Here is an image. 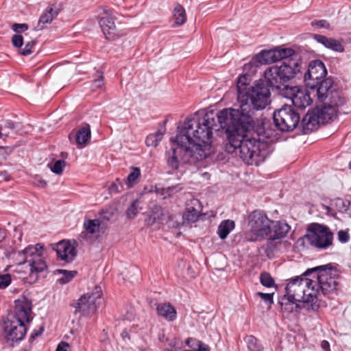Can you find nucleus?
I'll list each match as a JSON object with an SVG mask.
<instances>
[{
	"instance_id": "obj_1",
	"label": "nucleus",
	"mask_w": 351,
	"mask_h": 351,
	"mask_svg": "<svg viewBox=\"0 0 351 351\" xmlns=\"http://www.w3.org/2000/svg\"><path fill=\"white\" fill-rule=\"evenodd\" d=\"M218 130L215 114L188 117L178 126V134L171 150L167 152V165L178 170L186 163H195L210 156L215 151L213 131Z\"/></svg>"
},
{
	"instance_id": "obj_2",
	"label": "nucleus",
	"mask_w": 351,
	"mask_h": 351,
	"mask_svg": "<svg viewBox=\"0 0 351 351\" xmlns=\"http://www.w3.org/2000/svg\"><path fill=\"white\" fill-rule=\"evenodd\" d=\"M218 130L226 129L228 143L225 150L228 153L239 151L240 158L249 165H258L263 162L269 154L267 145L254 138H248L245 132L255 127V124L247 125L243 121L228 120L222 123L216 119Z\"/></svg>"
},
{
	"instance_id": "obj_3",
	"label": "nucleus",
	"mask_w": 351,
	"mask_h": 351,
	"mask_svg": "<svg viewBox=\"0 0 351 351\" xmlns=\"http://www.w3.org/2000/svg\"><path fill=\"white\" fill-rule=\"evenodd\" d=\"M270 92L263 84H256L249 90L247 95L239 97V108L223 109L215 114V119L224 123L231 121H243L247 125L256 124L255 112L264 109L269 104Z\"/></svg>"
},
{
	"instance_id": "obj_4",
	"label": "nucleus",
	"mask_w": 351,
	"mask_h": 351,
	"mask_svg": "<svg viewBox=\"0 0 351 351\" xmlns=\"http://www.w3.org/2000/svg\"><path fill=\"white\" fill-rule=\"evenodd\" d=\"M277 64L267 68L264 77L268 85L279 88L281 84L294 78L300 72L302 60L298 53L293 50V54L284 58Z\"/></svg>"
},
{
	"instance_id": "obj_5",
	"label": "nucleus",
	"mask_w": 351,
	"mask_h": 351,
	"mask_svg": "<svg viewBox=\"0 0 351 351\" xmlns=\"http://www.w3.org/2000/svg\"><path fill=\"white\" fill-rule=\"evenodd\" d=\"M285 289L289 297L304 303L313 302L319 293L317 282L305 276L291 279Z\"/></svg>"
},
{
	"instance_id": "obj_6",
	"label": "nucleus",
	"mask_w": 351,
	"mask_h": 351,
	"mask_svg": "<svg viewBox=\"0 0 351 351\" xmlns=\"http://www.w3.org/2000/svg\"><path fill=\"white\" fill-rule=\"evenodd\" d=\"M43 249L44 246L38 243L35 246H28L16 254L15 259L18 264L27 263L29 267L30 275L35 276V279L37 278V274L44 271L47 267L43 257Z\"/></svg>"
},
{
	"instance_id": "obj_7",
	"label": "nucleus",
	"mask_w": 351,
	"mask_h": 351,
	"mask_svg": "<svg viewBox=\"0 0 351 351\" xmlns=\"http://www.w3.org/2000/svg\"><path fill=\"white\" fill-rule=\"evenodd\" d=\"M271 224L272 221L263 212L259 210L252 212L248 216L245 239L248 241H257L267 237Z\"/></svg>"
},
{
	"instance_id": "obj_8",
	"label": "nucleus",
	"mask_w": 351,
	"mask_h": 351,
	"mask_svg": "<svg viewBox=\"0 0 351 351\" xmlns=\"http://www.w3.org/2000/svg\"><path fill=\"white\" fill-rule=\"evenodd\" d=\"M338 106L328 103L308 112L302 121L304 130L311 132L316 129L318 125L325 124L333 120L337 117Z\"/></svg>"
},
{
	"instance_id": "obj_9",
	"label": "nucleus",
	"mask_w": 351,
	"mask_h": 351,
	"mask_svg": "<svg viewBox=\"0 0 351 351\" xmlns=\"http://www.w3.org/2000/svg\"><path fill=\"white\" fill-rule=\"evenodd\" d=\"M317 272V287L321 289L324 294H327L335 291L337 286L339 272L331 265H322L308 269L304 276L309 273Z\"/></svg>"
},
{
	"instance_id": "obj_10",
	"label": "nucleus",
	"mask_w": 351,
	"mask_h": 351,
	"mask_svg": "<svg viewBox=\"0 0 351 351\" xmlns=\"http://www.w3.org/2000/svg\"><path fill=\"white\" fill-rule=\"evenodd\" d=\"M306 238L311 245L327 249L332 244L333 234L327 226L313 223L308 226Z\"/></svg>"
},
{
	"instance_id": "obj_11",
	"label": "nucleus",
	"mask_w": 351,
	"mask_h": 351,
	"mask_svg": "<svg viewBox=\"0 0 351 351\" xmlns=\"http://www.w3.org/2000/svg\"><path fill=\"white\" fill-rule=\"evenodd\" d=\"M274 121L276 126L281 131H291L298 125L300 116L290 106L285 105L282 108L274 112Z\"/></svg>"
},
{
	"instance_id": "obj_12",
	"label": "nucleus",
	"mask_w": 351,
	"mask_h": 351,
	"mask_svg": "<svg viewBox=\"0 0 351 351\" xmlns=\"http://www.w3.org/2000/svg\"><path fill=\"white\" fill-rule=\"evenodd\" d=\"M281 95L290 99L292 104L299 109H304L313 102L309 92L299 86H286L281 90Z\"/></svg>"
},
{
	"instance_id": "obj_13",
	"label": "nucleus",
	"mask_w": 351,
	"mask_h": 351,
	"mask_svg": "<svg viewBox=\"0 0 351 351\" xmlns=\"http://www.w3.org/2000/svg\"><path fill=\"white\" fill-rule=\"evenodd\" d=\"M101 295L100 287H95L91 293L84 294L79 300L72 303L77 312L81 313L83 315L93 314L97 311L96 302L99 300Z\"/></svg>"
},
{
	"instance_id": "obj_14",
	"label": "nucleus",
	"mask_w": 351,
	"mask_h": 351,
	"mask_svg": "<svg viewBox=\"0 0 351 351\" xmlns=\"http://www.w3.org/2000/svg\"><path fill=\"white\" fill-rule=\"evenodd\" d=\"M3 329L4 337L10 344L22 340L27 332L25 324L9 316L3 322Z\"/></svg>"
},
{
	"instance_id": "obj_15",
	"label": "nucleus",
	"mask_w": 351,
	"mask_h": 351,
	"mask_svg": "<svg viewBox=\"0 0 351 351\" xmlns=\"http://www.w3.org/2000/svg\"><path fill=\"white\" fill-rule=\"evenodd\" d=\"M332 80L330 78H326L320 81L316 88V94L320 101H324L328 98L329 103L336 106H342L345 103L343 98H341L337 91H334L332 88Z\"/></svg>"
},
{
	"instance_id": "obj_16",
	"label": "nucleus",
	"mask_w": 351,
	"mask_h": 351,
	"mask_svg": "<svg viewBox=\"0 0 351 351\" xmlns=\"http://www.w3.org/2000/svg\"><path fill=\"white\" fill-rule=\"evenodd\" d=\"M327 74V70L324 63L319 60L311 61L307 72L304 75V81L308 87L314 90L320 81L324 80Z\"/></svg>"
},
{
	"instance_id": "obj_17",
	"label": "nucleus",
	"mask_w": 351,
	"mask_h": 351,
	"mask_svg": "<svg viewBox=\"0 0 351 351\" xmlns=\"http://www.w3.org/2000/svg\"><path fill=\"white\" fill-rule=\"evenodd\" d=\"M32 305L30 300L25 297H21L15 300L14 310L8 316L19 320L25 325L33 319Z\"/></svg>"
},
{
	"instance_id": "obj_18",
	"label": "nucleus",
	"mask_w": 351,
	"mask_h": 351,
	"mask_svg": "<svg viewBox=\"0 0 351 351\" xmlns=\"http://www.w3.org/2000/svg\"><path fill=\"white\" fill-rule=\"evenodd\" d=\"M291 54H293V49L290 48H276L268 51H262L256 56L255 60L261 64H267L281 60Z\"/></svg>"
},
{
	"instance_id": "obj_19",
	"label": "nucleus",
	"mask_w": 351,
	"mask_h": 351,
	"mask_svg": "<svg viewBox=\"0 0 351 351\" xmlns=\"http://www.w3.org/2000/svg\"><path fill=\"white\" fill-rule=\"evenodd\" d=\"M270 227V232L267 235L269 241L266 245L267 251L272 250L273 241L284 237L290 230V226L287 223L280 221H272V224Z\"/></svg>"
},
{
	"instance_id": "obj_20",
	"label": "nucleus",
	"mask_w": 351,
	"mask_h": 351,
	"mask_svg": "<svg viewBox=\"0 0 351 351\" xmlns=\"http://www.w3.org/2000/svg\"><path fill=\"white\" fill-rule=\"evenodd\" d=\"M202 206L197 199L193 198L187 201L186 210L183 215L184 222L195 223L200 216Z\"/></svg>"
},
{
	"instance_id": "obj_21",
	"label": "nucleus",
	"mask_w": 351,
	"mask_h": 351,
	"mask_svg": "<svg viewBox=\"0 0 351 351\" xmlns=\"http://www.w3.org/2000/svg\"><path fill=\"white\" fill-rule=\"evenodd\" d=\"M99 16V25L101 29L108 40H114L117 36V28L112 16L107 15L101 18V14Z\"/></svg>"
},
{
	"instance_id": "obj_22",
	"label": "nucleus",
	"mask_w": 351,
	"mask_h": 351,
	"mask_svg": "<svg viewBox=\"0 0 351 351\" xmlns=\"http://www.w3.org/2000/svg\"><path fill=\"white\" fill-rule=\"evenodd\" d=\"M59 10L58 8H47L40 16L38 24L35 27L36 30H43L47 24L51 23V21L56 19Z\"/></svg>"
},
{
	"instance_id": "obj_23",
	"label": "nucleus",
	"mask_w": 351,
	"mask_h": 351,
	"mask_svg": "<svg viewBox=\"0 0 351 351\" xmlns=\"http://www.w3.org/2000/svg\"><path fill=\"white\" fill-rule=\"evenodd\" d=\"M314 38L324 47L331 49L335 51L342 52L344 49L341 43L335 39L317 34L314 36Z\"/></svg>"
},
{
	"instance_id": "obj_24",
	"label": "nucleus",
	"mask_w": 351,
	"mask_h": 351,
	"mask_svg": "<svg viewBox=\"0 0 351 351\" xmlns=\"http://www.w3.org/2000/svg\"><path fill=\"white\" fill-rule=\"evenodd\" d=\"M298 301L293 300L292 298L289 297L286 293L285 295L279 301V304L281 306V311L285 313L289 314L295 311H297Z\"/></svg>"
},
{
	"instance_id": "obj_25",
	"label": "nucleus",
	"mask_w": 351,
	"mask_h": 351,
	"mask_svg": "<svg viewBox=\"0 0 351 351\" xmlns=\"http://www.w3.org/2000/svg\"><path fill=\"white\" fill-rule=\"evenodd\" d=\"M158 313L169 321H173L176 317V311L169 304H160L157 306Z\"/></svg>"
},
{
	"instance_id": "obj_26",
	"label": "nucleus",
	"mask_w": 351,
	"mask_h": 351,
	"mask_svg": "<svg viewBox=\"0 0 351 351\" xmlns=\"http://www.w3.org/2000/svg\"><path fill=\"white\" fill-rule=\"evenodd\" d=\"M90 138V130L89 128H82L75 134V143L79 148L85 147Z\"/></svg>"
},
{
	"instance_id": "obj_27",
	"label": "nucleus",
	"mask_w": 351,
	"mask_h": 351,
	"mask_svg": "<svg viewBox=\"0 0 351 351\" xmlns=\"http://www.w3.org/2000/svg\"><path fill=\"white\" fill-rule=\"evenodd\" d=\"M234 228V222L233 221L229 219L223 220L218 226L217 233L221 239H224Z\"/></svg>"
},
{
	"instance_id": "obj_28",
	"label": "nucleus",
	"mask_w": 351,
	"mask_h": 351,
	"mask_svg": "<svg viewBox=\"0 0 351 351\" xmlns=\"http://www.w3.org/2000/svg\"><path fill=\"white\" fill-rule=\"evenodd\" d=\"M166 218L161 207L156 206L152 211L148 219V223L152 225L155 223H162Z\"/></svg>"
},
{
	"instance_id": "obj_29",
	"label": "nucleus",
	"mask_w": 351,
	"mask_h": 351,
	"mask_svg": "<svg viewBox=\"0 0 351 351\" xmlns=\"http://www.w3.org/2000/svg\"><path fill=\"white\" fill-rule=\"evenodd\" d=\"M173 18L177 26L183 25L186 21V15L184 8L180 4H177L173 9Z\"/></svg>"
},
{
	"instance_id": "obj_30",
	"label": "nucleus",
	"mask_w": 351,
	"mask_h": 351,
	"mask_svg": "<svg viewBox=\"0 0 351 351\" xmlns=\"http://www.w3.org/2000/svg\"><path fill=\"white\" fill-rule=\"evenodd\" d=\"M51 247L54 250L58 258L61 260H66V240L62 239L58 243L51 244Z\"/></svg>"
},
{
	"instance_id": "obj_31",
	"label": "nucleus",
	"mask_w": 351,
	"mask_h": 351,
	"mask_svg": "<svg viewBox=\"0 0 351 351\" xmlns=\"http://www.w3.org/2000/svg\"><path fill=\"white\" fill-rule=\"evenodd\" d=\"M77 245L78 243L75 240H67V263L73 261L77 256Z\"/></svg>"
},
{
	"instance_id": "obj_32",
	"label": "nucleus",
	"mask_w": 351,
	"mask_h": 351,
	"mask_svg": "<svg viewBox=\"0 0 351 351\" xmlns=\"http://www.w3.org/2000/svg\"><path fill=\"white\" fill-rule=\"evenodd\" d=\"M101 221L99 219H87L84 223V228L90 234L98 232L99 231Z\"/></svg>"
},
{
	"instance_id": "obj_33",
	"label": "nucleus",
	"mask_w": 351,
	"mask_h": 351,
	"mask_svg": "<svg viewBox=\"0 0 351 351\" xmlns=\"http://www.w3.org/2000/svg\"><path fill=\"white\" fill-rule=\"evenodd\" d=\"M65 165L64 160L63 159H59L48 163L47 167L53 173L57 175H61L63 173Z\"/></svg>"
},
{
	"instance_id": "obj_34",
	"label": "nucleus",
	"mask_w": 351,
	"mask_h": 351,
	"mask_svg": "<svg viewBox=\"0 0 351 351\" xmlns=\"http://www.w3.org/2000/svg\"><path fill=\"white\" fill-rule=\"evenodd\" d=\"M163 138V132L160 131H158L154 134H151L146 138V145L148 147L152 146V147H156L159 142L162 140Z\"/></svg>"
},
{
	"instance_id": "obj_35",
	"label": "nucleus",
	"mask_w": 351,
	"mask_h": 351,
	"mask_svg": "<svg viewBox=\"0 0 351 351\" xmlns=\"http://www.w3.org/2000/svg\"><path fill=\"white\" fill-rule=\"evenodd\" d=\"M245 342L250 351H261L263 350L259 341L252 335L246 337Z\"/></svg>"
},
{
	"instance_id": "obj_36",
	"label": "nucleus",
	"mask_w": 351,
	"mask_h": 351,
	"mask_svg": "<svg viewBox=\"0 0 351 351\" xmlns=\"http://www.w3.org/2000/svg\"><path fill=\"white\" fill-rule=\"evenodd\" d=\"M247 77L245 75L241 76L239 77L237 81V99L241 95H247L249 90H247Z\"/></svg>"
},
{
	"instance_id": "obj_37",
	"label": "nucleus",
	"mask_w": 351,
	"mask_h": 351,
	"mask_svg": "<svg viewBox=\"0 0 351 351\" xmlns=\"http://www.w3.org/2000/svg\"><path fill=\"white\" fill-rule=\"evenodd\" d=\"M141 176L140 169L138 167H133L132 171L128 175L125 183L128 188H131L133 186L136 180Z\"/></svg>"
},
{
	"instance_id": "obj_38",
	"label": "nucleus",
	"mask_w": 351,
	"mask_h": 351,
	"mask_svg": "<svg viewBox=\"0 0 351 351\" xmlns=\"http://www.w3.org/2000/svg\"><path fill=\"white\" fill-rule=\"evenodd\" d=\"M260 280L261 284L267 287H271L275 285L274 280L267 272H263L261 274Z\"/></svg>"
},
{
	"instance_id": "obj_39",
	"label": "nucleus",
	"mask_w": 351,
	"mask_h": 351,
	"mask_svg": "<svg viewBox=\"0 0 351 351\" xmlns=\"http://www.w3.org/2000/svg\"><path fill=\"white\" fill-rule=\"evenodd\" d=\"M139 201L136 199L132 202L130 207L126 210V215L128 218H134L138 213Z\"/></svg>"
},
{
	"instance_id": "obj_40",
	"label": "nucleus",
	"mask_w": 351,
	"mask_h": 351,
	"mask_svg": "<svg viewBox=\"0 0 351 351\" xmlns=\"http://www.w3.org/2000/svg\"><path fill=\"white\" fill-rule=\"evenodd\" d=\"M14 124L10 121H7L4 125H0V138H5L9 136L10 130H12Z\"/></svg>"
},
{
	"instance_id": "obj_41",
	"label": "nucleus",
	"mask_w": 351,
	"mask_h": 351,
	"mask_svg": "<svg viewBox=\"0 0 351 351\" xmlns=\"http://www.w3.org/2000/svg\"><path fill=\"white\" fill-rule=\"evenodd\" d=\"M104 77L101 72H97V78L95 79L93 87L94 90L101 88L104 86Z\"/></svg>"
},
{
	"instance_id": "obj_42",
	"label": "nucleus",
	"mask_w": 351,
	"mask_h": 351,
	"mask_svg": "<svg viewBox=\"0 0 351 351\" xmlns=\"http://www.w3.org/2000/svg\"><path fill=\"white\" fill-rule=\"evenodd\" d=\"M11 282V276L9 274L0 276V289H5Z\"/></svg>"
},
{
	"instance_id": "obj_43",
	"label": "nucleus",
	"mask_w": 351,
	"mask_h": 351,
	"mask_svg": "<svg viewBox=\"0 0 351 351\" xmlns=\"http://www.w3.org/2000/svg\"><path fill=\"white\" fill-rule=\"evenodd\" d=\"M12 43L15 47H21L23 44V36L20 34H14L12 38Z\"/></svg>"
},
{
	"instance_id": "obj_44",
	"label": "nucleus",
	"mask_w": 351,
	"mask_h": 351,
	"mask_svg": "<svg viewBox=\"0 0 351 351\" xmlns=\"http://www.w3.org/2000/svg\"><path fill=\"white\" fill-rule=\"evenodd\" d=\"M256 295H258L261 297V298L264 300L267 304H272L273 303V295L274 293H263L262 292H257Z\"/></svg>"
},
{
	"instance_id": "obj_45",
	"label": "nucleus",
	"mask_w": 351,
	"mask_h": 351,
	"mask_svg": "<svg viewBox=\"0 0 351 351\" xmlns=\"http://www.w3.org/2000/svg\"><path fill=\"white\" fill-rule=\"evenodd\" d=\"M36 42L30 41L26 43L24 49L21 51L23 56H28L32 53V48L34 46Z\"/></svg>"
},
{
	"instance_id": "obj_46",
	"label": "nucleus",
	"mask_w": 351,
	"mask_h": 351,
	"mask_svg": "<svg viewBox=\"0 0 351 351\" xmlns=\"http://www.w3.org/2000/svg\"><path fill=\"white\" fill-rule=\"evenodd\" d=\"M12 29L16 33L23 32L28 29V25L25 23H14Z\"/></svg>"
},
{
	"instance_id": "obj_47",
	"label": "nucleus",
	"mask_w": 351,
	"mask_h": 351,
	"mask_svg": "<svg viewBox=\"0 0 351 351\" xmlns=\"http://www.w3.org/2000/svg\"><path fill=\"white\" fill-rule=\"evenodd\" d=\"M338 239L342 243H346L349 239V234L347 232L343 230H340L338 232Z\"/></svg>"
},
{
	"instance_id": "obj_48",
	"label": "nucleus",
	"mask_w": 351,
	"mask_h": 351,
	"mask_svg": "<svg viewBox=\"0 0 351 351\" xmlns=\"http://www.w3.org/2000/svg\"><path fill=\"white\" fill-rule=\"evenodd\" d=\"M313 25H316L319 28H325L328 29L330 27V24L325 20H320L318 21H315L313 23Z\"/></svg>"
},
{
	"instance_id": "obj_49",
	"label": "nucleus",
	"mask_w": 351,
	"mask_h": 351,
	"mask_svg": "<svg viewBox=\"0 0 351 351\" xmlns=\"http://www.w3.org/2000/svg\"><path fill=\"white\" fill-rule=\"evenodd\" d=\"M53 274L55 275L62 274L64 275V276L62 277L61 278H60L58 281L61 285H64L66 282L65 279H64V276H66V270L65 269H56L53 271Z\"/></svg>"
},
{
	"instance_id": "obj_50",
	"label": "nucleus",
	"mask_w": 351,
	"mask_h": 351,
	"mask_svg": "<svg viewBox=\"0 0 351 351\" xmlns=\"http://www.w3.org/2000/svg\"><path fill=\"white\" fill-rule=\"evenodd\" d=\"M78 272L76 270L67 271V282L77 276Z\"/></svg>"
},
{
	"instance_id": "obj_51",
	"label": "nucleus",
	"mask_w": 351,
	"mask_h": 351,
	"mask_svg": "<svg viewBox=\"0 0 351 351\" xmlns=\"http://www.w3.org/2000/svg\"><path fill=\"white\" fill-rule=\"evenodd\" d=\"M197 346L198 351H210L208 346L201 341H197Z\"/></svg>"
},
{
	"instance_id": "obj_52",
	"label": "nucleus",
	"mask_w": 351,
	"mask_h": 351,
	"mask_svg": "<svg viewBox=\"0 0 351 351\" xmlns=\"http://www.w3.org/2000/svg\"><path fill=\"white\" fill-rule=\"evenodd\" d=\"M321 347L324 351H330V344L327 341H322L321 343Z\"/></svg>"
},
{
	"instance_id": "obj_53",
	"label": "nucleus",
	"mask_w": 351,
	"mask_h": 351,
	"mask_svg": "<svg viewBox=\"0 0 351 351\" xmlns=\"http://www.w3.org/2000/svg\"><path fill=\"white\" fill-rule=\"evenodd\" d=\"M110 193H118L119 192V189L118 184L117 183H113L110 187Z\"/></svg>"
},
{
	"instance_id": "obj_54",
	"label": "nucleus",
	"mask_w": 351,
	"mask_h": 351,
	"mask_svg": "<svg viewBox=\"0 0 351 351\" xmlns=\"http://www.w3.org/2000/svg\"><path fill=\"white\" fill-rule=\"evenodd\" d=\"M43 330H44V328L43 327H40V330L38 331H34L31 334V338L32 339H35L36 337H38V335L42 334V332H43Z\"/></svg>"
},
{
	"instance_id": "obj_55",
	"label": "nucleus",
	"mask_w": 351,
	"mask_h": 351,
	"mask_svg": "<svg viewBox=\"0 0 351 351\" xmlns=\"http://www.w3.org/2000/svg\"><path fill=\"white\" fill-rule=\"evenodd\" d=\"M56 351H66V342H60L58 346Z\"/></svg>"
},
{
	"instance_id": "obj_56",
	"label": "nucleus",
	"mask_w": 351,
	"mask_h": 351,
	"mask_svg": "<svg viewBox=\"0 0 351 351\" xmlns=\"http://www.w3.org/2000/svg\"><path fill=\"white\" fill-rule=\"evenodd\" d=\"M38 186H40V187H46L47 185V183L45 180H43V179H38L37 180V183L36 184Z\"/></svg>"
},
{
	"instance_id": "obj_57",
	"label": "nucleus",
	"mask_w": 351,
	"mask_h": 351,
	"mask_svg": "<svg viewBox=\"0 0 351 351\" xmlns=\"http://www.w3.org/2000/svg\"><path fill=\"white\" fill-rule=\"evenodd\" d=\"M6 237L5 230L0 228V242L2 241Z\"/></svg>"
},
{
	"instance_id": "obj_58",
	"label": "nucleus",
	"mask_w": 351,
	"mask_h": 351,
	"mask_svg": "<svg viewBox=\"0 0 351 351\" xmlns=\"http://www.w3.org/2000/svg\"><path fill=\"white\" fill-rule=\"evenodd\" d=\"M0 149H4L6 151V153H11L12 151V148L10 147H3L0 146Z\"/></svg>"
},
{
	"instance_id": "obj_59",
	"label": "nucleus",
	"mask_w": 351,
	"mask_h": 351,
	"mask_svg": "<svg viewBox=\"0 0 351 351\" xmlns=\"http://www.w3.org/2000/svg\"><path fill=\"white\" fill-rule=\"evenodd\" d=\"M338 202L343 205V206L344 207V210H347L348 208H347V206H346L343 201L341 199H339Z\"/></svg>"
},
{
	"instance_id": "obj_60",
	"label": "nucleus",
	"mask_w": 351,
	"mask_h": 351,
	"mask_svg": "<svg viewBox=\"0 0 351 351\" xmlns=\"http://www.w3.org/2000/svg\"><path fill=\"white\" fill-rule=\"evenodd\" d=\"M191 341H192V339H191V338H189V339H187L186 340V343L189 346H191H191L190 345V343H191Z\"/></svg>"
},
{
	"instance_id": "obj_61",
	"label": "nucleus",
	"mask_w": 351,
	"mask_h": 351,
	"mask_svg": "<svg viewBox=\"0 0 351 351\" xmlns=\"http://www.w3.org/2000/svg\"><path fill=\"white\" fill-rule=\"evenodd\" d=\"M177 188H178V189L177 191H179V190H181V189H182V188H181V187H178V186H175V187H174V189H177Z\"/></svg>"
},
{
	"instance_id": "obj_62",
	"label": "nucleus",
	"mask_w": 351,
	"mask_h": 351,
	"mask_svg": "<svg viewBox=\"0 0 351 351\" xmlns=\"http://www.w3.org/2000/svg\"><path fill=\"white\" fill-rule=\"evenodd\" d=\"M349 167H350V168L351 169V160H350V164H349Z\"/></svg>"
},
{
	"instance_id": "obj_63",
	"label": "nucleus",
	"mask_w": 351,
	"mask_h": 351,
	"mask_svg": "<svg viewBox=\"0 0 351 351\" xmlns=\"http://www.w3.org/2000/svg\"><path fill=\"white\" fill-rule=\"evenodd\" d=\"M117 182H119V183H120V180H119V179H117Z\"/></svg>"
}]
</instances>
